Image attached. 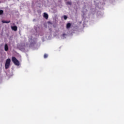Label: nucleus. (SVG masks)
Segmentation results:
<instances>
[{
	"label": "nucleus",
	"mask_w": 124,
	"mask_h": 124,
	"mask_svg": "<svg viewBox=\"0 0 124 124\" xmlns=\"http://www.w3.org/2000/svg\"><path fill=\"white\" fill-rule=\"evenodd\" d=\"M12 61L16 65H20V62L15 57L12 58Z\"/></svg>",
	"instance_id": "f257e3e1"
},
{
	"label": "nucleus",
	"mask_w": 124,
	"mask_h": 124,
	"mask_svg": "<svg viewBox=\"0 0 124 124\" xmlns=\"http://www.w3.org/2000/svg\"><path fill=\"white\" fill-rule=\"evenodd\" d=\"M11 62V60H10V59H8L6 61V62L5 64L6 69H8V68H9V66H10Z\"/></svg>",
	"instance_id": "f03ea898"
},
{
	"label": "nucleus",
	"mask_w": 124,
	"mask_h": 124,
	"mask_svg": "<svg viewBox=\"0 0 124 124\" xmlns=\"http://www.w3.org/2000/svg\"><path fill=\"white\" fill-rule=\"evenodd\" d=\"M19 49L21 51H25L26 50V46L21 45L19 47Z\"/></svg>",
	"instance_id": "7ed1b4c3"
},
{
	"label": "nucleus",
	"mask_w": 124,
	"mask_h": 124,
	"mask_svg": "<svg viewBox=\"0 0 124 124\" xmlns=\"http://www.w3.org/2000/svg\"><path fill=\"white\" fill-rule=\"evenodd\" d=\"M29 41L31 43V45H32V44H34L35 42H36V39H32V38H31L30 40H29Z\"/></svg>",
	"instance_id": "20e7f679"
},
{
	"label": "nucleus",
	"mask_w": 124,
	"mask_h": 124,
	"mask_svg": "<svg viewBox=\"0 0 124 124\" xmlns=\"http://www.w3.org/2000/svg\"><path fill=\"white\" fill-rule=\"evenodd\" d=\"M66 37H67V34L64 33L61 35V38L62 39H65Z\"/></svg>",
	"instance_id": "39448f33"
},
{
	"label": "nucleus",
	"mask_w": 124,
	"mask_h": 124,
	"mask_svg": "<svg viewBox=\"0 0 124 124\" xmlns=\"http://www.w3.org/2000/svg\"><path fill=\"white\" fill-rule=\"evenodd\" d=\"M11 28H12V29L13 30V31H17V26H12Z\"/></svg>",
	"instance_id": "423d86ee"
},
{
	"label": "nucleus",
	"mask_w": 124,
	"mask_h": 124,
	"mask_svg": "<svg viewBox=\"0 0 124 124\" xmlns=\"http://www.w3.org/2000/svg\"><path fill=\"white\" fill-rule=\"evenodd\" d=\"M4 50L6 51H8V46L6 44L5 45V46H4Z\"/></svg>",
	"instance_id": "0eeeda50"
},
{
	"label": "nucleus",
	"mask_w": 124,
	"mask_h": 124,
	"mask_svg": "<svg viewBox=\"0 0 124 124\" xmlns=\"http://www.w3.org/2000/svg\"><path fill=\"white\" fill-rule=\"evenodd\" d=\"M44 17L46 18V19H47L48 16V14H47V13H44Z\"/></svg>",
	"instance_id": "6e6552de"
},
{
	"label": "nucleus",
	"mask_w": 124,
	"mask_h": 124,
	"mask_svg": "<svg viewBox=\"0 0 124 124\" xmlns=\"http://www.w3.org/2000/svg\"><path fill=\"white\" fill-rule=\"evenodd\" d=\"M71 27V24L70 23L67 24V25H66L67 29H69V28H70Z\"/></svg>",
	"instance_id": "1a4fd4ad"
},
{
	"label": "nucleus",
	"mask_w": 124,
	"mask_h": 124,
	"mask_svg": "<svg viewBox=\"0 0 124 124\" xmlns=\"http://www.w3.org/2000/svg\"><path fill=\"white\" fill-rule=\"evenodd\" d=\"M2 22L4 24H8V23H10V21H5V20H3Z\"/></svg>",
	"instance_id": "9d476101"
},
{
	"label": "nucleus",
	"mask_w": 124,
	"mask_h": 124,
	"mask_svg": "<svg viewBox=\"0 0 124 124\" xmlns=\"http://www.w3.org/2000/svg\"><path fill=\"white\" fill-rule=\"evenodd\" d=\"M3 14V10H0V15H2Z\"/></svg>",
	"instance_id": "9b49d317"
},
{
	"label": "nucleus",
	"mask_w": 124,
	"mask_h": 124,
	"mask_svg": "<svg viewBox=\"0 0 124 124\" xmlns=\"http://www.w3.org/2000/svg\"><path fill=\"white\" fill-rule=\"evenodd\" d=\"M44 59H46V58H48V55H47L46 54H45L44 56Z\"/></svg>",
	"instance_id": "f8f14e48"
},
{
	"label": "nucleus",
	"mask_w": 124,
	"mask_h": 124,
	"mask_svg": "<svg viewBox=\"0 0 124 124\" xmlns=\"http://www.w3.org/2000/svg\"><path fill=\"white\" fill-rule=\"evenodd\" d=\"M66 4H68L69 5H71V2L68 1V2H67Z\"/></svg>",
	"instance_id": "ddd939ff"
},
{
	"label": "nucleus",
	"mask_w": 124,
	"mask_h": 124,
	"mask_svg": "<svg viewBox=\"0 0 124 124\" xmlns=\"http://www.w3.org/2000/svg\"><path fill=\"white\" fill-rule=\"evenodd\" d=\"M63 18H64V20H66V19H67V16H64Z\"/></svg>",
	"instance_id": "4468645a"
},
{
	"label": "nucleus",
	"mask_w": 124,
	"mask_h": 124,
	"mask_svg": "<svg viewBox=\"0 0 124 124\" xmlns=\"http://www.w3.org/2000/svg\"><path fill=\"white\" fill-rule=\"evenodd\" d=\"M48 23H50V22H48Z\"/></svg>",
	"instance_id": "2eb2a0df"
}]
</instances>
